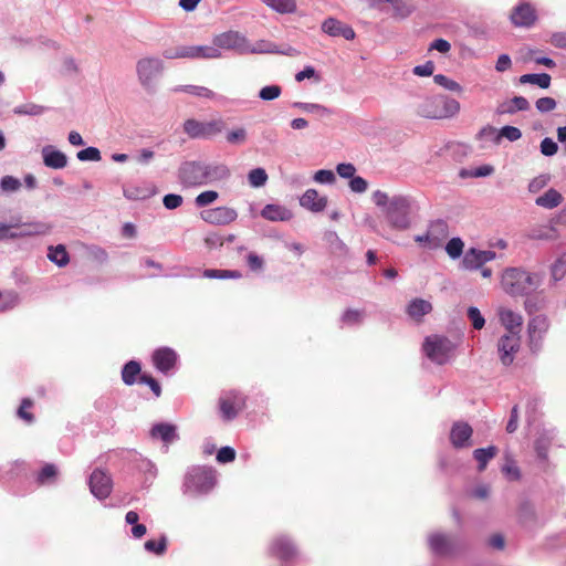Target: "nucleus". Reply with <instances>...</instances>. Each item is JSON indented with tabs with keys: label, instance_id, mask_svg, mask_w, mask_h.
Masks as SVG:
<instances>
[{
	"label": "nucleus",
	"instance_id": "50",
	"mask_svg": "<svg viewBox=\"0 0 566 566\" xmlns=\"http://www.w3.org/2000/svg\"><path fill=\"white\" fill-rule=\"evenodd\" d=\"M463 245L460 238H453L447 243L446 251L452 259H455L462 254Z\"/></svg>",
	"mask_w": 566,
	"mask_h": 566
},
{
	"label": "nucleus",
	"instance_id": "34",
	"mask_svg": "<svg viewBox=\"0 0 566 566\" xmlns=\"http://www.w3.org/2000/svg\"><path fill=\"white\" fill-rule=\"evenodd\" d=\"M263 2L274 11L285 14L296 11V0H263Z\"/></svg>",
	"mask_w": 566,
	"mask_h": 566
},
{
	"label": "nucleus",
	"instance_id": "5",
	"mask_svg": "<svg viewBox=\"0 0 566 566\" xmlns=\"http://www.w3.org/2000/svg\"><path fill=\"white\" fill-rule=\"evenodd\" d=\"M423 350L432 361L443 365L451 356L453 344L447 337L433 335L426 338Z\"/></svg>",
	"mask_w": 566,
	"mask_h": 566
},
{
	"label": "nucleus",
	"instance_id": "7",
	"mask_svg": "<svg viewBox=\"0 0 566 566\" xmlns=\"http://www.w3.org/2000/svg\"><path fill=\"white\" fill-rule=\"evenodd\" d=\"M185 485L196 492H208L214 485V476L211 471L195 468L187 474Z\"/></svg>",
	"mask_w": 566,
	"mask_h": 566
},
{
	"label": "nucleus",
	"instance_id": "60",
	"mask_svg": "<svg viewBox=\"0 0 566 566\" xmlns=\"http://www.w3.org/2000/svg\"><path fill=\"white\" fill-rule=\"evenodd\" d=\"M124 196L130 200H140L145 199L148 196V193L147 190L145 189H140L137 187H128L124 188Z\"/></svg>",
	"mask_w": 566,
	"mask_h": 566
},
{
	"label": "nucleus",
	"instance_id": "26",
	"mask_svg": "<svg viewBox=\"0 0 566 566\" xmlns=\"http://www.w3.org/2000/svg\"><path fill=\"white\" fill-rule=\"evenodd\" d=\"M43 163L46 167L62 169L67 164V157L64 153L55 150L52 147L43 148Z\"/></svg>",
	"mask_w": 566,
	"mask_h": 566
},
{
	"label": "nucleus",
	"instance_id": "25",
	"mask_svg": "<svg viewBox=\"0 0 566 566\" xmlns=\"http://www.w3.org/2000/svg\"><path fill=\"white\" fill-rule=\"evenodd\" d=\"M429 545L431 551L437 555H448L453 549L452 539L444 534H432L429 537Z\"/></svg>",
	"mask_w": 566,
	"mask_h": 566
},
{
	"label": "nucleus",
	"instance_id": "57",
	"mask_svg": "<svg viewBox=\"0 0 566 566\" xmlns=\"http://www.w3.org/2000/svg\"><path fill=\"white\" fill-rule=\"evenodd\" d=\"M138 381L140 384H146L150 387L151 391L156 397H160L161 395V387L159 382L150 375L148 374H142L138 378Z\"/></svg>",
	"mask_w": 566,
	"mask_h": 566
},
{
	"label": "nucleus",
	"instance_id": "59",
	"mask_svg": "<svg viewBox=\"0 0 566 566\" xmlns=\"http://www.w3.org/2000/svg\"><path fill=\"white\" fill-rule=\"evenodd\" d=\"M557 150L558 146L552 138L546 137L541 142V153L544 156H553L557 153Z\"/></svg>",
	"mask_w": 566,
	"mask_h": 566
},
{
	"label": "nucleus",
	"instance_id": "37",
	"mask_svg": "<svg viewBox=\"0 0 566 566\" xmlns=\"http://www.w3.org/2000/svg\"><path fill=\"white\" fill-rule=\"evenodd\" d=\"M48 258L59 266H65L70 261L65 247L61 244L55 248H51Z\"/></svg>",
	"mask_w": 566,
	"mask_h": 566
},
{
	"label": "nucleus",
	"instance_id": "6",
	"mask_svg": "<svg viewBox=\"0 0 566 566\" xmlns=\"http://www.w3.org/2000/svg\"><path fill=\"white\" fill-rule=\"evenodd\" d=\"M164 56L166 59H219L221 56V52L214 45H197L182 46L176 50H166L164 52Z\"/></svg>",
	"mask_w": 566,
	"mask_h": 566
},
{
	"label": "nucleus",
	"instance_id": "33",
	"mask_svg": "<svg viewBox=\"0 0 566 566\" xmlns=\"http://www.w3.org/2000/svg\"><path fill=\"white\" fill-rule=\"evenodd\" d=\"M497 454V448L490 446L489 448L475 449L473 457L479 463V471H483L486 468L488 462Z\"/></svg>",
	"mask_w": 566,
	"mask_h": 566
},
{
	"label": "nucleus",
	"instance_id": "18",
	"mask_svg": "<svg viewBox=\"0 0 566 566\" xmlns=\"http://www.w3.org/2000/svg\"><path fill=\"white\" fill-rule=\"evenodd\" d=\"M497 314L501 324L507 331L506 334L520 335L523 324V317L520 314L506 307H500Z\"/></svg>",
	"mask_w": 566,
	"mask_h": 566
},
{
	"label": "nucleus",
	"instance_id": "31",
	"mask_svg": "<svg viewBox=\"0 0 566 566\" xmlns=\"http://www.w3.org/2000/svg\"><path fill=\"white\" fill-rule=\"evenodd\" d=\"M563 201V196L556 189H548L544 195L536 198L535 202L537 206L553 209L559 206Z\"/></svg>",
	"mask_w": 566,
	"mask_h": 566
},
{
	"label": "nucleus",
	"instance_id": "54",
	"mask_svg": "<svg viewBox=\"0 0 566 566\" xmlns=\"http://www.w3.org/2000/svg\"><path fill=\"white\" fill-rule=\"evenodd\" d=\"M18 301V296L12 293H2L0 292V312H4L11 310L15 306Z\"/></svg>",
	"mask_w": 566,
	"mask_h": 566
},
{
	"label": "nucleus",
	"instance_id": "38",
	"mask_svg": "<svg viewBox=\"0 0 566 566\" xmlns=\"http://www.w3.org/2000/svg\"><path fill=\"white\" fill-rule=\"evenodd\" d=\"M203 276L207 279H241L242 274L237 270H205Z\"/></svg>",
	"mask_w": 566,
	"mask_h": 566
},
{
	"label": "nucleus",
	"instance_id": "29",
	"mask_svg": "<svg viewBox=\"0 0 566 566\" xmlns=\"http://www.w3.org/2000/svg\"><path fill=\"white\" fill-rule=\"evenodd\" d=\"M150 434L153 438L163 440L166 444L171 443L178 437L176 426L164 422L155 424L150 430Z\"/></svg>",
	"mask_w": 566,
	"mask_h": 566
},
{
	"label": "nucleus",
	"instance_id": "43",
	"mask_svg": "<svg viewBox=\"0 0 566 566\" xmlns=\"http://www.w3.org/2000/svg\"><path fill=\"white\" fill-rule=\"evenodd\" d=\"M554 280H560L566 274V251L553 263L551 268Z\"/></svg>",
	"mask_w": 566,
	"mask_h": 566
},
{
	"label": "nucleus",
	"instance_id": "30",
	"mask_svg": "<svg viewBox=\"0 0 566 566\" xmlns=\"http://www.w3.org/2000/svg\"><path fill=\"white\" fill-rule=\"evenodd\" d=\"M206 184L223 180L230 176V170L226 165H203Z\"/></svg>",
	"mask_w": 566,
	"mask_h": 566
},
{
	"label": "nucleus",
	"instance_id": "46",
	"mask_svg": "<svg viewBox=\"0 0 566 566\" xmlns=\"http://www.w3.org/2000/svg\"><path fill=\"white\" fill-rule=\"evenodd\" d=\"M530 108L528 101L523 96H515L511 99L510 105L503 108L502 113H514L516 111H527Z\"/></svg>",
	"mask_w": 566,
	"mask_h": 566
},
{
	"label": "nucleus",
	"instance_id": "53",
	"mask_svg": "<svg viewBox=\"0 0 566 566\" xmlns=\"http://www.w3.org/2000/svg\"><path fill=\"white\" fill-rule=\"evenodd\" d=\"M76 156L81 161H98L102 158L99 150L95 147H87L85 149H82L77 153Z\"/></svg>",
	"mask_w": 566,
	"mask_h": 566
},
{
	"label": "nucleus",
	"instance_id": "3",
	"mask_svg": "<svg viewBox=\"0 0 566 566\" xmlns=\"http://www.w3.org/2000/svg\"><path fill=\"white\" fill-rule=\"evenodd\" d=\"M184 132L191 139H210L226 129V123L222 118L209 122H200L195 118L185 120Z\"/></svg>",
	"mask_w": 566,
	"mask_h": 566
},
{
	"label": "nucleus",
	"instance_id": "49",
	"mask_svg": "<svg viewBox=\"0 0 566 566\" xmlns=\"http://www.w3.org/2000/svg\"><path fill=\"white\" fill-rule=\"evenodd\" d=\"M468 317L475 329H482L484 327L485 319L478 307L470 306L468 308Z\"/></svg>",
	"mask_w": 566,
	"mask_h": 566
},
{
	"label": "nucleus",
	"instance_id": "10",
	"mask_svg": "<svg viewBox=\"0 0 566 566\" xmlns=\"http://www.w3.org/2000/svg\"><path fill=\"white\" fill-rule=\"evenodd\" d=\"M163 61L157 57H143L136 64L138 78L143 86H149L153 80L163 71Z\"/></svg>",
	"mask_w": 566,
	"mask_h": 566
},
{
	"label": "nucleus",
	"instance_id": "4",
	"mask_svg": "<svg viewBox=\"0 0 566 566\" xmlns=\"http://www.w3.org/2000/svg\"><path fill=\"white\" fill-rule=\"evenodd\" d=\"M212 43L218 50H234L240 54L258 52L242 33L233 30L214 35Z\"/></svg>",
	"mask_w": 566,
	"mask_h": 566
},
{
	"label": "nucleus",
	"instance_id": "35",
	"mask_svg": "<svg viewBox=\"0 0 566 566\" xmlns=\"http://www.w3.org/2000/svg\"><path fill=\"white\" fill-rule=\"evenodd\" d=\"M520 83L526 84H535L541 88H548L551 85V75L546 73L542 74H524L520 77Z\"/></svg>",
	"mask_w": 566,
	"mask_h": 566
},
{
	"label": "nucleus",
	"instance_id": "22",
	"mask_svg": "<svg viewBox=\"0 0 566 566\" xmlns=\"http://www.w3.org/2000/svg\"><path fill=\"white\" fill-rule=\"evenodd\" d=\"M473 430L470 424L467 422H455L452 426L450 432V440L453 447L455 448H464L468 447L469 440L471 439Z\"/></svg>",
	"mask_w": 566,
	"mask_h": 566
},
{
	"label": "nucleus",
	"instance_id": "27",
	"mask_svg": "<svg viewBox=\"0 0 566 566\" xmlns=\"http://www.w3.org/2000/svg\"><path fill=\"white\" fill-rule=\"evenodd\" d=\"M527 238L536 241H555L559 238V232L555 227L544 224L531 229Z\"/></svg>",
	"mask_w": 566,
	"mask_h": 566
},
{
	"label": "nucleus",
	"instance_id": "41",
	"mask_svg": "<svg viewBox=\"0 0 566 566\" xmlns=\"http://www.w3.org/2000/svg\"><path fill=\"white\" fill-rule=\"evenodd\" d=\"M34 402L30 398H24L21 401V405L17 411V415L20 419L31 424L34 421V415L30 412V409L33 407Z\"/></svg>",
	"mask_w": 566,
	"mask_h": 566
},
{
	"label": "nucleus",
	"instance_id": "1",
	"mask_svg": "<svg viewBox=\"0 0 566 566\" xmlns=\"http://www.w3.org/2000/svg\"><path fill=\"white\" fill-rule=\"evenodd\" d=\"M373 201L377 207L381 208L391 228L397 230L409 228L410 201L407 197L401 195L389 197L388 193L376 190L373 193Z\"/></svg>",
	"mask_w": 566,
	"mask_h": 566
},
{
	"label": "nucleus",
	"instance_id": "17",
	"mask_svg": "<svg viewBox=\"0 0 566 566\" xmlns=\"http://www.w3.org/2000/svg\"><path fill=\"white\" fill-rule=\"evenodd\" d=\"M177 361L176 353L168 347L158 348L153 354V363L161 373H168Z\"/></svg>",
	"mask_w": 566,
	"mask_h": 566
},
{
	"label": "nucleus",
	"instance_id": "36",
	"mask_svg": "<svg viewBox=\"0 0 566 566\" xmlns=\"http://www.w3.org/2000/svg\"><path fill=\"white\" fill-rule=\"evenodd\" d=\"M18 238L32 237L45 233V227L42 223L17 224Z\"/></svg>",
	"mask_w": 566,
	"mask_h": 566
},
{
	"label": "nucleus",
	"instance_id": "48",
	"mask_svg": "<svg viewBox=\"0 0 566 566\" xmlns=\"http://www.w3.org/2000/svg\"><path fill=\"white\" fill-rule=\"evenodd\" d=\"M226 139L229 144L232 145L243 144L247 140V130L243 127L233 129L227 134Z\"/></svg>",
	"mask_w": 566,
	"mask_h": 566
},
{
	"label": "nucleus",
	"instance_id": "32",
	"mask_svg": "<svg viewBox=\"0 0 566 566\" xmlns=\"http://www.w3.org/2000/svg\"><path fill=\"white\" fill-rule=\"evenodd\" d=\"M140 371L139 363L130 360L123 367L122 379L126 385L130 386L137 381V377L142 375Z\"/></svg>",
	"mask_w": 566,
	"mask_h": 566
},
{
	"label": "nucleus",
	"instance_id": "16",
	"mask_svg": "<svg viewBox=\"0 0 566 566\" xmlns=\"http://www.w3.org/2000/svg\"><path fill=\"white\" fill-rule=\"evenodd\" d=\"M243 406L244 400L239 395H231L219 400L222 418L227 421L234 419Z\"/></svg>",
	"mask_w": 566,
	"mask_h": 566
},
{
	"label": "nucleus",
	"instance_id": "13",
	"mask_svg": "<svg viewBox=\"0 0 566 566\" xmlns=\"http://www.w3.org/2000/svg\"><path fill=\"white\" fill-rule=\"evenodd\" d=\"M203 165L199 163H186L179 170V178L186 186H200L206 184Z\"/></svg>",
	"mask_w": 566,
	"mask_h": 566
},
{
	"label": "nucleus",
	"instance_id": "21",
	"mask_svg": "<svg viewBox=\"0 0 566 566\" xmlns=\"http://www.w3.org/2000/svg\"><path fill=\"white\" fill-rule=\"evenodd\" d=\"M300 205L312 212H322L327 206V198L315 189H307L300 198Z\"/></svg>",
	"mask_w": 566,
	"mask_h": 566
},
{
	"label": "nucleus",
	"instance_id": "55",
	"mask_svg": "<svg viewBox=\"0 0 566 566\" xmlns=\"http://www.w3.org/2000/svg\"><path fill=\"white\" fill-rule=\"evenodd\" d=\"M0 187L4 192H13L20 189L21 182L12 176H4L0 181Z\"/></svg>",
	"mask_w": 566,
	"mask_h": 566
},
{
	"label": "nucleus",
	"instance_id": "42",
	"mask_svg": "<svg viewBox=\"0 0 566 566\" xmlns=\"http://www.w3.org/2000/svg\"><path fill=\"white\" fill-rule=\"evenodd\" d=\"M248 180L252 187H262L268 181V174L263 168H254L249 172Z\"/></svg>",
	"mask_w": 566,
	"mask_h": 566
},
{
	"label": "nucleus",
	"instance_id": "45",
	"mask_svg": "<svg viewBox=\"0 0 566 566\" xmlns=\"http://www.w3.org/2000/svg\"><path fill=\"white\" fill-rule=\"evenodd\" d=\"M433 81H434V83L437 85L442 86V87H444L448 91H451V92H461L462 91V87H461V85L459 83H457L455 81L447 77L443 74L434 75L433 76Z\"/></svg>",
	"mask_w": 566,
	"mask_h": 566
},
{
	"label": "nucleus",
	"instance_id": "8",
	"mask_svg": "<svg viewBox=\"0 0 566 566\" xmlns=\"http://www.w3.org/2000/svg\"><path fill=\"white\" fill-rule=\"evenodd\" d=\"M90 490L92 494L99 499H107L113 490V481L111 475L101 469H95L90 475L88 480Z\"/></svg>",
	"mask_w": 566,
	"mask_h": 566
},
{
	"label": "nucleus",
	"instance_id": "58",
	"mask_svg": "<svg viewBox=\"0 0 566 566\" xmlns=\"http://www.w3.org/2000/svg\"><path fill=\"white\" fill-rule=\"evenodd\" d=\"M521 136H522V133L517 127L507 125V126H504L501 128V130L497 135V138L505 137L510 142H515V140L520 139Z\"/></svg>",
	"mask_w": 566,
	"mask_h": 566
},
{
	"label": "nucleus",
	"instance_id": "2",
	"mask_svg": "<svg viewBox=\"0 0 566 566\" xmlns=\"http://www.w3.org/2000/svg\"><path fill=\"white\" fill-rule=\"evenodd\" d=\"M542 283V275L520 268L506 269L501 279L503 290L513 296L527 295Z\"/></svg>",
	"mask_w": 566,
	"mask_h": 566
},
{
	"label": "nucleus",
	"instance_id": "63",
	"mask_svg": "<svg viewBox=\"0 0 566 566\" xmlns=\"http://www.w3.org/2000/svg\"><path fill=\"white\" fill-rule=\"evenodd\" d=\"M164 206L169 209H176L182 205V197L180 195L169 193L164 197Z\"/></svg>",
	"mask_w": 566,
	"mask_h": 566
},
{
	"label": "nucleus",
	"instance_id": "24",
	"mask_svg": "<svg viewBox=\"0 0 566 566\" xmlns=\"http://www.w3.org/2000/svg\"><path fill=\"white\" fill-rule=\"evenodd\" d=\"M261 217L272 222L289 221L293 218V213L284 206L270 203L261 210Z\"/></svg>",
	"mask_w": 566,
	"mask_h": 566
},
{
	"label": "nucleus",
	"instance_id": "40",
	"mask_svg": "<svg viewBox=\"0 0 566 566\" xmlns=\"http://www.w3.org/2000/svg\"><path fill=\"white\" fill-rule=\"evenodd\" d=\"M295 107L301 108L303 112L306 113H314L318 116H329L332 115V109H329L326 106L314 104V103H295Z\"/></svg>",
	"mask_w": 566,
	"mask_h": 566
},
{
	"label": "nucleus",
	"instance_id": "19",
	"mask_svg": "<svg viewBox=\"0 0 566 566\" xmlns=\"http://www.w3.org/2000/svg\"><path fill=\"white\" fill-rule=\"evenodd\" d=\"M527 329H528L531 347L532 348L537 347L543 338V335L548 329L547 318L543 315H537V316L533 317L528 322Z\"/></svg>",
	"mask_w": 566,
	"mask_h": 566
},
{
	"label": "nucleus",
	"instance_id": "62",
	"mask_svg": "<svg viewBox=\"0 0 566 566\" xmlns=\"http://www.w3.org/2000/svg\"><path fill=\"white\" fill-rule=\"evenodd\" d=\"M556 101L553 97H541L536 101V108L542 112H551L555 109Z\"/></svg>",
	"mask_w": 566,
	"mask_h": 566
},
{
	"label": "nucleus",
	"instance_id": "47",
	"mask_svg": "<svg viewBox=\"0 0 566 566\" xmlns=\"http://www.w3.org/2000/svg\"><path fill=\"white\" fill-rule=\"evenodd\" d=\"M389 3L392 4L395 17L406 18L413 11V8L403 0H389Z\"/></svg>",
	"mask_w": 566,
	"mask_h": 566
},
{
	"label": "nucleus",
	"instance_id": "9",
	"mask_svg": "<svg viewBox=\"0 0 566 566\" xmlns=\"http://www.w3.org/2000/svg\"><path fill=\"white\" fill-rule=\"evenodd\" d=\"M520 335L504 334L501 336L497 342V354L502 365L510 366L514 361L515 355L520 350Z\"/></svg>",
	"mask_w": 566,
	"mask_h": 566
},
{
	"label": "nucleus",
	"instance_id": "51",
	"mask_svg": "<svg viewBox=\"0 0 566 566\" xmlns=\"http://www.w3.org/2000/svg\"><path fill=\"white\" fill-rule=\"evenodd\" d=\"M184 91L191 95L205 97V98H209V99H213L216 97V94L211 90H209L205 86L189 85V86H186L184 88Z\"/></svg>",
	"mask_w": 566,
	"mask_h": 566
},
{
	"label": "nucleus",
	"instance_id": "61",
	"mask_svg": "<svg viewBox=\"0 0 566 566\" xmlns=\"http://www.w3.org/2000/svg\"><path fill=\"white\" fill-rule=\"evenodd\" d=\"M235 459V451L231 447H222L217 453V460L221 463L232 462Z\"/></svg>",
	"mask_w": 566,
	"mask_h": 566
},
{
	"label": "nucleus",
	"instance_id": "20",
	"mask_svg": "<svg viewBox=\"0 0 566 566\" xmlns=\"http://www.w3.org/2000/svg\"><path fill=\"white\" fill-rule=\"evenodd\" d=\"M322 30L331 36H343L346 40H353L355 38V31L352 27L334 18L326 19L322 24Z\"/></svg>",
	"mask_w": 566,
	"mask_h": 566
},
{
	"label": "nucleus",
	"instance_id": "14",
	"mask_svg": "<svg viewBox=\"0 0 566 566\" xmlns=\"http://www.w3.org/2000/svg\"><path fill=\"white\" fill-rule=\"evenodd\" d=\"M270 552L272 556L283 562L292 560L297 554L294 544L284 536L273 539L270 546Z\"/></svg>",
	"mask_w": 566,
	"mask_h": 566
},
{
	"label": "nucleus",
	"instance_id": "56",
	"mask_svg": "<svg viewBox=\"0 0 566 566\" xmlns=\"http://www.w3.org/2000/svg\"><path fill=\"white\" fill-rule=\"evenodd\" d=\"M281 87L279 85H269L261 88L259 96L264 101H272L281 95Z\"/></svg>",
	"mask_w": 566,
	"mask_h": 566
},
{
	"label": "nucleus",
	"instance_id": "12",
	"mask_svg": "<svg viewBox=\"0 0 566 566\" xmlns=\"http://www.w3.org/2000/svg\"><path fill=\"white\" fill-rule=\"evenodd\" d=\"M510 20L517 28H530L537 20L536 10L530 3H520L512 10Z\"/></svg>",
	"mask_w": 566,
	"mask_h": 566
},
{
	"label": "nucleus",
	"instance_id": "15",
	"mask_svg": "<svg viewBox=\"0 0 566 566\" xmlns=\"http://www.w3.org/2000/svg\"><path fill=\"white\" fill-rule=\"evenodd\" d=\"M495 258L494 251H482L478 249H470L467 251L462 264L468 270H476L482 268L486 262Z\"/></svg>",
	"mask_w": 566,
	"mask_h": 566
},
{
	"label": "nucleus",
	"instance_id": "28",
	"mask_svg": "<svg viewBox=\"0 0 566 566\" xmlns=\"http://www.w3.org/2000/svg\"><path fill=\"white\" fill-rule=\"evenodd\" d=\"M431 311V303L423 298H413L407 306V314L417 322H420L422 317Z\"/></svg>",
	"mask_w": 566,
	"mask_h": 566
},
{
	"label": "nucleus",
	"instance_id": "44",
	"mask_svg": "<svg viewBox=\"0 0 566 566\" xmlns=\"http://www.w3.org/2000/svg\"><path fill=\"white\" fill-rule=\"evenodd\" d=\"M145 549L156 555H163L167 549V538L161 536L158 541L149 539L145 543Z\"/></svg>",
	"mask_w": 566,
	"mask_h": 566
},
{
	"label": "nucleus",
	"instance_id": "39",
	"mask_svg": "<svg viewBox=\"0 0 566 566\" xmlns=\"http://www.w3.org/2000/svg\"><path fill=\"white\" fill-rule=\"evenodd\" d=\"M57 476V468L52 463H46L38 473L36 482L41 485L53 482Z\"/></svg>",
	"mask_w": 566,
	"mask_h": 566
},
{
	"label": "nucleus",
	"instance_id": "52",
	"mask_svg": "<svg viewBox=\"0 0 566 566\" xmlns=\"http://www.w3.org/2000/svg\"><path fill=\"white\" fill-rule=\"evenodd\" d=\"M219 197V193L214 190H207V191H203L201 193H199L197 197H196V205L198 207H206L212 202H214Z\"/></svg>",
	"mask_w": 566,
	"mask_h": 566
},
{
	"label": "nucleus",
	"instance_id": "64",
	"mask_svg": "<svg viewBox=\"0 0 566 566\" xmlns=\"http://www.w3.org/2000/svg\"><path fill=\"white\" fill-rule=\"evenodd\" d=\"M349 187L354 192H365L367 190L368 184L367 181L359 176H354L350 179Z\"/></svg>",
	"mask_w": 566,
	"mask_h": 566
},
{
	"label": "nucleus",
	"instance_id": "11",
	"mask_svg": "<svg viewBox=\"0 0 566 566\" xmlns=\"http://www.w3.org/2000/svg\"><path fill=\"white\" fill-rule=\"evenodd\" d=\"M201 219L210 224L227 226L238 218L235 209L221 206L201 211Z\"/></svg>",
	"mask_w": 566,
	"mask_h": 566
},
{
	"label": "nucleus",
	"instance_id": "23",
	"mask_svg": "<svg viewBox=\"0 0 566 566\" xmlns=\"http://www.w3.org/2000/svg\"><path fill=\"white\" fill-rule=\"evenodd\" d=\"M428 238L430 239V249H438L449 235V227L443 220L433 221L428 228Z\"/></svg>",
	"mask_w": 566,
	"mask_h": 566
}]
</instances>
